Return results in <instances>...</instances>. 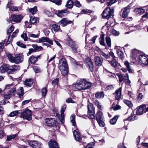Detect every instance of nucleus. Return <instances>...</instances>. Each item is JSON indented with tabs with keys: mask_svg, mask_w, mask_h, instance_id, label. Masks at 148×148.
<instances>
[{
	"mask_svg": "<svg viewBox=\"0 0 148 148\" xmlns=\"http://www.w3.org/2000/svg\"><path fill=\"white\" fill-rule=\"evenodd\" d=\"M101 55L103 56L109 63L111 66L115 69L116 71H118L119 69L118 68V62L116 60V57L113 52L110 51L108 54H106L103 52L101 53Z\"/></svg>",
	"mask_w": 148,
	"mask_h": 148,
	"instance_id": "nucleus-1",
	"label": "nucleus"
},
{
	"mask_svg": "<svg viewBox=\"0 0 148 148\" xmlns=\"http://www.w3.org/2000/svg\"><path fill=\"white\" fill-rule=\"evenodd\" d=\"M91 86V83L84 79H78L74 86L75 88L79 91L88 89Z\"/></svg>",
	"mask_w": 148,
	"mask_h": 148,
	"instance_id": "nucleus-2",
	"label": "nucleus"
},
{
	"mask_svg": "<svg viewBox=\"0 0 148 148\" xmlns=\"http://www.w3.org/2000/svg\"><path fill=\"white\" fill-rule=\"evenodd\" d=\"M6 56L9 61L11 62L18 64L23 61V56L21 54H16L14 57H13L11 54L6 53Z\"/></svg>",
	"mask_w": 148,
	"mask_h": 148,
	"instance_id": "nucleus-3",
	"label": "nucleus"
},
{
	"mask_svg": "<svg viewBox=\"0 0 148 148\" xmlns=\"http://www.w3.org/2000/svg\"><path fill=\"white\" fill-rule=\"evenodd\" d=\"M58 68L61 73L63 75H66L68 72V67L66 60L64 58L60 59L59 61Z\"/></svg>",
	"mask_w": 148,
	"mask_h": 148,
	"instance_id": "nucleus-4",
	"label": "nucleus"
},
{
	"mask_svg": "<svg viewBox=\"0 0 148 148\" xmlns=\"http://www.w3.org/2000/svg\"><path fill=\"white\" fill-rule=\"evenodd\" d=\"M114 13V9L109 7L106 8L103 11L102 14L103 18L108 20L110 18L113 17Z\"/></svg>",
	"mask_w": 148,
	"mask_h": 148,
	"instance_id": "nucleus-5",
	"label": "nucleus"
},
{
	"mask_svg": "<svg viewBox=\"0 0 148 148\" xmlns=\"http://www.w3.org/2000/svg\"><path fill=\"white\" fill-rule=\"evenodd\" d=\"M32 113L31 110L28 109H26L23 110V112L21 113V117L24 119L30 121L32 119Z\"/></svg>",
	"mask_w": 148,
	"mask_h": 148,
	"instance_id": "nucleus-6",
	"label": "nucleus"
},
{
	"mask_svg": "<svg viewBox=\"0 0 148 148\" xmlns=\"http://www.w3.org/2000/svg\"><path fill=\"white\" fill-rule=\"evenodd\" d=\"M23 18L22 16L20 14H13L10 17L9 19L11 21L15 23H19L21 21Z\"/></svg>",
	"mask_w": 148,
	"mask_h": 148,
	"instance_id": "nucleus-7",
	"label": "nucleus"
},
{
	"mask_svg": "<svg viewBox=\"0 0 148 148\" xmlns=\"http://www.w3.org/2000/svg\"><path fill=\"white\" fill-rule=\"evenodd\" d=\"M85 62L86 66L88 68L91 72H92L94 68L93 63L91 59L89 57L85 58Z\"/></svg>",
	"mask_w": 148,
	"mask_h": 148,
	"instance_id": "nucleus-8",
	"label": "nucleus"
},
{
	"mask_svg": "<svg viewBox=\"0 0 148 148\" xmlns=\"http://www.w3.org/2000/svg\"><path fill=\"white\" fill-rule=\"evenodd\" d=\"M28 143L33 148H42V144L37 141H31L28 142Z\"/></svg>",
	"mask_w": 148,
	"mask_h": 148,
	"instance_id": "nucleus-9",
	"label": "nucleus"
},
{
	"mask_svg": "<svg viewBox=\"0 0 148 148\" xmlns=\"http://www.w3.org/2000/svg\"><path fill=\"white\" fill-rule=\"evenodd\" d=\"M68 44L71 47L72 50L74 52H77L78 46L70 38H69L68 39Z\"/></svg>",
	"mask_w": 148,
	"mask_h": 148,
	"instance_id": "nucleus-10",
	"label": "nucleus"
},
{
	"mask_svg": "<svg viewBox=\"0 0 148 148\" xmlns=\"http://www.w3.org/2000/svg\"><path fill=\"white\" fill-rule=\"evenodd\" d=\"M139 62L141 64L147 65L148 64V58L143 55H140L138 58Z\"/></svg>",
	"mask_w": 148,
	"mask_h": 148,
	"instance_id": "nucleus-11",
	"label": "nucleus"
},
{
	"mask_svg": "<svg viewBox=\"0 0 148 148\" xmlns=\"http://www.w3.org/2000/svg\"><path fill=\"white\" fill-rule=\"evenodd\" d=\"M45 122L47 126L52 127L55 126L56 123L55 120L52 118H48L46 119Z\"/></svg>",
	"mask_w": 148,
	"mask_h": 148,
	"instance_id": "nucleus-12",
	"label": "nucleus"
},
{
	"mask_svg": "<svg viewBox=\"0 0 148 148\" xmlns=\"http://www.w3.org/2000/svg\"><path fill=\"white\" fill-rule=\"evenodd\" d=\"M116 75L118 77L119 81L120 82H121L124 80H127L128 79L129 75L127 73H126L124 75L120 73H117Z\"/></svg>",
	"mask_w": 148,
	"mask_h": 148,
	"instance_id": "nucleus-13",
	"label": "nucleus"
},
{
	"mask_svg": "<svg viewBox=\"0 0 148 148\" xmlns=\"http://www.w3.org/2000/svg\"><path fill=\"white\" fill-rule=\"evenodd\" d=\"M146 108V105L145 104H143L139 106L137 108L136 111V114L138 115H140L143 113H145V109Z\"/></svg>",
	"mask_w": 148,
	"mask_h": 148,
	"instance_id": "nucleus-14",
	"label": "nucleus"
},
{
	"mask_svg": "<svg viewBox=\"0 0 148 148\" xmlns=\"http://www.w3.org/2000/svg\"><path fill=\"white\" fill-rule=\"evenodd\" d=\"M16 91L15 88H12L4 96V97L6 99H9L11 97L13 96L14 94V92Z\"/></svg>",
	"mask_w": 148,
	"mask_h": 148,
	"instance_id": "nucleus-15",
	"label": "nucleus"
},
{
	"mask_svg": "<svg viewBox=\"0 0 148 148\" xmlns=\"http://www.w3.org/2000/svg\"><path fill=\"white\" fill-rule=\"evenodd\" d=\"M73 134L75 140L78 141L80 143L82 142L81 136L77 130H74L73 131Z\"/></svg>",
	"mask_w": 148,
	"mask_h": 148,
	"instance_id": "nucleus-16",
	"label": "nucleus"
},
{
	"mask_svg": "<svg viewBox=\"0 0 148 148\" xmlns=\"http://www.w3.org/2000/svg\"><path fill=\"white\" fill-rule=\"evenodd\" d=\"M8 71L10 73H13L14 72L19 69L18 66L16 65L12 66H9L8 64Z\"/></svg>",
	"mask_w": 148,
	"mask_h": 148,
	"instance_id": "nucleus-17",
	"label": "nucleus"
},
{
	"mask_svg": "<svg viewBox=\"0 0 148 148\" xmlns=\"http://www.w3.org/2000/svg\"><path fill=\"white\" fill-rule=\"evenodd\" d=\"M94 61L95 64L97 66H100L102 64L103 60L102 58L99 56H95Z\"/></svg>",
	"mask_w": 148,
	"mask_h": 148,
	"instance_id": "nucleus-18",
	"label": "nucleus"
},
{
	"mask_svg": "<svg viewBox=\"0 0 148 148\" xmlns=\"http://www.w3.org/2000/svg\"><path fill=\"white\" fill-rule=\"evenodd\" d=\"M40 57V55L37 56L36 57L32 56L29 58L28 59L29 63L31 64H34L38 61V59Z\"/></svg>",
	"mask_w": 148,
	"mask_h": 148,
	"instance_id": "nucleus-19",
	"label": "nucleus"
},
{
	"mask_svg": "<svg viewBox=\"0 0 148 148\" xmlns=\"http://www.w3.org/2000/svg\"><path fill=\"white\" fill-rule=\"evenodd\" d=\"M38 41L40 42H47L51 45H53L52 41L49 38L46 37H43L39 38Z\"/></svg>",
	"mask_w": 148,
	"mask_h": 148,
	"instance_id": "nucleus-20",
	"label": "nucleus"
},
{
	"mask_svg": "<svg viewBox=\"0 0 148 148\" xmlns=\"http://www.w3.org/2000/svg\"><path fill=\"white\" fill-rule=\"evenodd\" d=\"M67 10H56L54 12V13L57 16L60 17H62L67 14Z\"/></svg>",
	"mask_w": 148,
	"mask_h": 148,
	"instance_id": "nucleus-21",
	"label": "nucleus"
},
{
	"mask_svg": "<svg viewBox=\"0 0 148 148\" xmlns=\"http://www.w3.org/2000/svg\"><path fill=\"white\" fill-rule=\"evenodd\" d=\"M130 6H127L123 9L122 14V16L123 18H125L127 17L129 13L130 12Z\"/></svg>",
	"mask_w": 148,
	"mask_h": 148,
	"instance_id": "nucleus-22",
	"label": "nucleus"
},
{
	"mask_svg": "<svg viewBox=\"0 0 148 148\" xmlns=\"http://www.w3.org/2000/svg\"><path fill=\"white\" fill-rule=\"evenodd\" d=\"M49 148H59L56 142L51 140L48 143Z\"/></svg>",
	"mask_w": 148,
	"mask_h": 148,
	"instance_id": "nucleus-23",
	"label": "nucleus"
},
{
	"mask_svg": "<svg viewBox=\"0 0 148 148\" xmlns=\"http://www.w3.org/2000/svg\"><path fill=\"white\" fill-rule=\"evenodd\" d=\"M59 23L62 26H66L68 24L71 23L72 21L68 20L66 18H63Z\"/></svg>",
	"mask_w": 148,
	"mask_h": 148,
	"instance_id": "nucleus-24",
	"label": "nucleus"
},
{
	"mask_svg": "<svg viewBox=\"0 0 148 148\" xmlns=\"http://www.w3.org/2000/svg\"><path fill=\"white\" fill-rule=\"evenodd\" d=\"M122 88L120 87L115 92V98L116 99L119 100L121 97Z\"/></svg>",
	"mask_w": 148,
	"mask_h": 148,
	"instance_id": "nucleus-25",
	"label": "nucleus"
},
{
	"mask_svg": "<svg viewBox=\"0 0 148 148\" xmlns=\"http://www.w3.org/2000/svg\"><path fill=\"white\" fill-rule=\"evenodd\" d=\"M133 11L136 14L140 15L145 12V10L143 8H139L135 9Z\"/></svg>",
	"mask_w": 148,
	"mask_h": 148,
	"instance_id": "nucleus-26",
	"label": "nucleus"
},
{
	"mask_svg": "<svg viewBox=\"0 0 148 148\" xmlns=\"http://www.w3.org/2000/svg\"><path fill=\"white\" fill-rule=\"evenodd\" d=\"M137 119L136 116L135 114H132L131 116H129L127 118L124 120V121L127 120L129 121H134Z\"/></svg>",
	"mask_w": 148,
	"mask_h": 148,
	"instance_id": "nucleus-27",
	"label": "nucleus"
},
{
	"mask_svg": "<svg viewBox=\"0 0 148 148\" xmlns=\"http://www.w3.org/2000/svg\"><path fill=\"white\" fill-rule=\"evenodd\" d=\"M104 94L103 92H97L95 93V97L98 99H102L104 97Z\"/></svg>",
	"mask_w": 148,
	"mask_h": 148,
	"instance_id": "nucleus-28",
	"label": "nucleus"
},
{
	"mask_svg": "<svg viewBox=\"0 0 148 148\" xmlns=\"http://www.w3.org/2000/svg\"><path fill=\"white\" fill-rule=\"evenodd\" d=\"M97 121L103 119V117L102 112L100 111H98L96 115Z\"/></svg>",
	"mask_w": 148,
	"mask_h": 148,
	"instance_id": "nucleus-29",
	"label": "nucleus"
},
{
	"mask_svg": "<svg viewBox=\"0 0 148 148\" xmlns=\"http://www.w3.org/2000/svg\"><path fill=\"white\" fill-rule=\"evenodd\" d=\"M52 29L54 30L55 32H61L62 31L60 28V26H58L56 24H53L51 26Z\"/></svg>",
	"mask_w": 148,
	"mask_h": 148,
	"instance_id": "nucleus-30",
	"label": "nucleus"
},
{
	"mask_svg": "<svg viewBox=\"0 0 148 148\" xmlns=\"http://www.w3.org/2000/svg\"><path fill=\"white\" fill-rule=\"evenodd\" d=\"M124 64L129 73H132V70L131 69L130 63L127 61H126L124 62Z\"/></svg>",
	"mask_w": 148,
	"mask_h": 148,
	"instance_id": "nucleus-31",
	"label": "nucleus"
},
{
	"mask_svg": "<svg viewBox=\"0 0 148 148\" xmlns=\"http://www.w3.org/2000/svg\"><path fill=\"white\" fill-rule=\"evenodd\" d=\"M8 64H5L0 67V72L1 73L5 72V71H8Z\"/></svg>",
	"mask_w": 148,
	"mask_h": 148,
	"instance_id": "nucleus-32",
	"label": "nucleus"
},
{
	"mask_svg": "<svg viewBox=\"0 0 148 148\" xmlns=\"http://www.w3.org/2000/svg\"><path fill=\"white\" fill-rule=\"evenodd\" d=\"M24 84L26 86L30 87L33 84V82L31 79H27L24 82Z\"/></svg>",
	"mask_w": 148,
	"mask_h": 148,
	"instance_id": "nucleus-33",
	"label": "nucleus"
},
{
	"mask_svg": "<svg viewBox=\"0 0 148 148\" xmlns=\"http://www.w3.org/2000/svg\"><path fill=\"white\" fill-rule=\"evenodd\" d=\"M73 5V2L71 0H69L67 2L66 6L69 8H71Z\"/></svg>",
	"mask_w": 148,
	"mask_h": 148,
	"instance_id": "nucleus-34",
	"label": "nucleus"
},
{
	"mask_svg": "<svg viewBox=\"0 0 148 148\" xmlns=\"http://www.w3.org/2000/svg\"><path fill=\"white\" fill-rule=\"evenodd\" d=\"M104 35L103 34H101L99 38V42L100 44L103 46H106L105 43L104 42Z\"/></svg>",
	"mask_w": 148,
	"mask_h": 148,
	"instance_id": "nucleus-35",
	"label": "nucleus"
},
{
	"mask_svg": "<svg viewBox=\"0 0 148 148\" xmlns=\"http://www.w3.org/2000/svg\"><path fill=\"white\" fill-rule=\"evenodd\" d=\"M95 111H88V118L91 119H94L95 118Z\"/></svg>",
	"mask_w": 148,
	"mask_h": 148,
	"instance_id": "nucleus-36",
	"label": "nucleus"
},
{
	"mask_svg": "<svg viewBox=\"0 0 148 148\" xmlns=\"http://www.w3.org/2000/svg\"><path fill=\"white\" fill-rule=\"evenodd\" d=\"M94 104L97 107L98 109L100 110H102L103 109V107L101 105V103L99 101L97 100L95 101L94 102Z\"/></svg>",
	"mask_w": 148,
	"mask_h": 148,
	"instance_id": "nucleus-37",
	"label": "nucleus"
},
{
	"mask_svg": "<svg viewBox=\"0 0 148 148\" xmlns=\"http://www.w3.org/2000/svg\"><path fill=\"white\" fill-rule=\"evenodd\" d=\"M17 93L20 98H21V97L23 95L24 92L23 89V87H21L18 90Z\"/></svg>",
	"mask_w": 148,
	"mask_h": 148,
	"instance_id": "nucleus-38",
	"label": "nucleus"
},
{
	"mask_svg": "<svg viewBox=\"0 0 148 148\" xmlns=\"http://www.w3.org/2000/svg\"><path fill=\"white\" fill-rule=\"evenodd\" d=\"M32 47L35 49V51H39L42 49V47L40 46H38L36 45L33 44L32 45Z\"/></svg>",
	"mask_w": 148,
	"mask_h": 148,
	"instance_id": "nucleus-39",
	"label": "nucleus"
},
{
	"mask_svg": "<svg viewBox=\"0 0 148 148\" xmlns=\"http://www.w3.org/2000/svg\"><path fill=\"white\" fill-rule=\"evenodd\" d=\"M88 111H95V108L93 106L92 104L90 103H88Z\"/></svg>",
	"mask_w": 148,
	"mask_h": 148,
	"instance_id": "nucleus-40",
	"label": "nucleus"
},
{
	"mask_svg": "<svg viewBox=\"0 0 148 148\" xmlns=\"http://www.w3.org/2000/svg\"><path fill=\"white\" fill-rule=\"evenodd\" d=\"M19 113H20L18 110L14 111L11 112L8 116L11 117H14L16 116L17 114Z\"/></svg>",
	"mask_w": 148,
	"mask_h": 148,
	"instance_id": "nucleus-41",
	"label": "nucleus"
},
{
	"mask_svg": "<svg viewBox=\"0 0 148 148\" xmlns=\"http://www.w3.org/2000/svg\"><path fill=\"white\" fill-rule=\"evenodd\" d=\"M21 36L22 38L25 41H28L29 40L30 41H31V40L29 38H28L27 34L26 33H23V34H21Z\"/></svg>",
	"mask_w": 148,
	"mask_h": 148,
	"instance_id": "nucleus-42",
	"label": "nucleus"
},
{
	"mask_svg": "<svg viewBox=\"0 0 148 148\" xmlns=\"http://www.w3.org/2000/svg\"><path fill=\"white\" fill-rule=\"evenodd\" d=\"M29 10L32 14L34 15L36 13L37 11V7L35 6L33 8L29 9Z\"/></svg>",
	"mask_w": 148,
	"mask_h": 148,
	"instance_id": "nucleus-43",
	"label": "nucleus"
},
{
	"mask_svg": "<svg viewBox=\"0 0 148 148\" xmlns=\"http://www.w3.org/2000/svg\"><path fill=\"white\" fill-rule=\"evenodd\" d=\"M17 135V134H14L11 135L7 136L6 140L7 141L11 140L12 139L15 138Z\"/></svg>",
	"mask_w": 148,
	"mask_h": 148,
	"instance_id": "nucleus-44",
	"label": "nucleus"
},
{
	"mask_svg": "<svg viewBox=\"0 0 148 148\" xmlns=\"http://www.w3.org/2000/svg\"><path fill=\"white\" fill-rule=\"evenodd\" d=\"M106 42L108 47H110L111 45V40L109 37H106Z\"/></svg>",
	"mask_w": 148,
	"mask_h": 148,
	"instance_id": "nucleus-45",
	"label": "nucleus"
},
{
	"mask_svg": "<svg viewBox=\"0 0 148 148\" xmlns=\"http://www.w3.org/2000/svg\"><path fill=\"white\" fill-rule=\"evenodd\" d=\"M38 21V18L37 17H34L33 18H31L30 19V22L32 24H34Z\"/></svg>",
	"mask_w": 148,
	"mask_h": 148,
	"instance_id": "nucleus-46",
	"label": "nucleus"
},
{
	"mask_svg": "<svg viewBox=\"0 0 148 148\" xmlns=\"http://www.w3.org/2000/svg\"><path fill=\"white\" fill-rule=\"evenodd\" d=\"M118 118V117L117 116H114L112 119L110 120V123L112 125L115 124Z\"/></svg>",
	"mask_w": 148,
	"mask_h": 148,
	"instance_id": "nucleus-47",
	"label": "nucleus"
},
{
	"mask_svg": "<svg viewBox=\"0 0 148 148\" xmlns=\"http://www.w3.org/2000/svg\"><path fill=\"white\" fill-rule=\"evenodd\" d=\"M123 101L129 107H132L133 106V104L130 101L126 99H124Z\"/></svg>",
	"mask_w": 148,
	"mask_h": 148,
	"instance_id": "nucleus-48",
	"label": "nucleus"
},
{
	"mask_svg": "<svg viewBox=\"0 0 148 148\" xmlns=\"http://www.w3.org/2000/svg\"><path fill=\"white\" fill-rule=\"evenodd\" d=\"M6 8H9V10L12 11H16L18 10V7L16 6H12L10 5V7H7L6 6Z\"/></svg>",
	"mask_w": 148,
	"mask_h": 148,
	"instance_id": "nucleus-49",
	"label": "nucleus"
},
{
	"mask_svg": "<svg viewBox=\"0 0 148 148\" xmlns=\"http://www.w3.org/2000/svg\"><path fill=\"white\" fill-rule=\"evenodd\" d=\"M71 121L72 123V125L74 126H76V122L75 121V116L74 115H72L70 117Z\"/></svg>",
	"mask_w": 148,
	"mask_h": 148,
	"instance_id": "nucleus-50",
	"label": "nucleus"
},
{
	"mask_svg": "<svg viewBox=\"0 0 148 148\" xmlns=\"http://www.w3.org/2000/svg\"><path fill=\"white\" fill-rule=\"evenodd\" d=\"M28 35L29 37L34 38H38L39 37V34H38L36 35L30 33L29 32H28Z\"/></svg>",
	"mask_w": 148,
	"mask_h": 148,
	"instance_id": "nucleus-51",
	"label": "nucleus"
},
{
	"mask_svg": "<svg viewBox=\"0 0 148 148\" xmlns=\"http://www.w3.org/2000/svg\"><path fill=\"white\" fill-rule=\"evenodd\" d=\"M140 29V26L138 25H135L133 27L131 26L130 27V29L132 31H136L137 29Z\"/></svg>",
	"mask_w": 148,
	"mask_h": 148,
	"instance_id": "nucleus-52",
	"label": "nucleus"
},
{
	"mask_svg": "<svg viewBox=\"0 0 148 148\" xmlns=\"http://www.w3.org/2000/svg\"><path fill=\"white\" fill-rule=\"evenodd\" d=\"M99 126L102 127H104L105 125V123L103 121V119L97 121Z\"/></svg>",
	"mask_w": 148,
	"mask_h": 148,
	"instance_id": "nucleus-53",
	"label": "nucleus"
},
{
	"mask_svg": "<svg viewBox=\"0 0 148 148\" xmlns=\"http://www.w3.org/2000/svg\"><path fill=\"white\" fill-rule=\"evenodd\" d=\"M137 52V50L136 49L132 50L131 52V56L133 58H135Z\"/></svg>",
	"mask_w": 148,
	"mask_h": 148,
	"instance_id": "nucleus-54",
	"label": "nucleus"
},
{
	"mask_svg": "<svg viewBox=\"0 0 148 148\" xmlns=\"http://www.w3.org/2000/svg\"><path fill=\"white\" fill-rule=\"evenodd\" d=\"M59 79L56 78L53 80L52 82V85L55 87V86L58 85L59 82Z\"/></svg>",
	"mask_w": 148,
	"mask_h": 148,
	"instance_id": "nucleus-55",
	"label": "nucleus"
},
{
	"mask_svg": "<svg viewBox=\"0 0 148 148\" xmlns=\"http://www.w3.org/2000/svg\"><path fill=\"white\" fill-rule=\"evenodd\" d=\"M50 1L55 3L58 5H60L61 4V0H49Z\"/></svg>",
	"mask_w": 148,
	"mask_h": 148,
	"instance_id": "nucleus-56",
	"label": "nucleus"
},
{
	"mask_svg": "<svg viewBox=\"0 0 148 148\" xmlns=\"http://www.w3.org/2000/svg\"><path fill=\"white\" fill-rule=\"evenodd\" d=\"M41 92L42 96L45 97L47 93V89L45 88H43L41 90Z\"/></svg>",
	"mask_w": 148,
	"mask_h": 148,
	"instance_id": "nucleus-57",
	"label": "nucleus"
},
{
	"mask_svg": "<svg viewBox=\"0 0 148 148\" xmlns=\"http://www.w3.org/2000/svg\"><path fill=\"white\" fill-rule=\"evenodd\" d=\"M118 55L119 56L120 58L122 60L124 57V55L123 53L121 51H118Z\"/></svg>",
	"mask_w": 148,
	"mask_h": 148,
	"instance_id": "nucleus-58",
	"label": "nucleus"
},
{
	"mask_svg": "<svg viewBox=\"0 0 148 148\" xmlns=\"http://www.w3.org/2000/svg\"><path fill=\"white\" fill-rule=\"evenodd\" d=\"M82 13L84 14H89L91 13L92 12L90 10H83L82 11Z\"/></svg>",
	"mask_w": 148,
	"mask_h": 148,
	"instance_id": "nucleus-59",
	"label": "nucleus"
},
{
	"mask_svg": "<svg viewBox=\"0 0 148 148\" xmlns=\"http://www.w3.org/2000/svg\"><path fill=\"white\" fill-rule=\"evenodd\" d=\"M14 27L12 26L11 25V26L9 28V29L7 30V34L8 35H9V34L11 33L14 30Z\"/></svg>",
	"mask_w": 148,
	"mask_h": 148,
	"instance_id": "nucleus-60",
	"label": "nucleus"
},
{
	"mask_svg": "<svg viewBox=\"0 0 148 148\" xmlns=\"http://www.w3.org/2000/svg\"><path fill=\"white\" fill-rule=\"evenodd\" d=\"M95 144L94 143H91L88 144L85 148H93Z\"/></svg>",
	"mask_w": 148,
	"mask_h": 148,
	"instance_id": "nucleus-61",
	"label": "nucleus"
},
{
	"mask_svg": "<svg viewBox=\"0 0 148 148\" xmlns=\"http://www.w3.org/2000/svg\"><path fill=\"white\" fill-rule=\"evenodd\" d=\"M66 106L65 104L63 105L62 107V108L60 110L61 114H64V112L66 109Z\"/></svg>",
	"mask_w": 148,
	"mask_h": 148,
	"instance_id": "nucleus-62",
	"label": "nucleus"
},
{
	"mask_svg": "<svg viewBox=\"0 0 148 148\" xmlns=\"http://www.w3.org/2000/svg\"><path fill=\"white\" fill-rule=\"evenodd\" d=\"M17 45L20 47L23 48H25L26 47V46L24 44L20 42H18L16 43Z\"/></svg>",
	"mask_w": 148,
	"mask_h": 148,
	"instance_id": "nucleus-63",
	"label": "nucleus"
},
{
	"mask_svg": "<svg viewBox=\"0 0 148 148\" xmlns=\"http://www.w3.org/2000/svg\"><path fill=\"white\" fill-rule=\"evenodd\" d=\"M117 0H110L107 3L108 6H111V5L115 3Z\"/></svg>",
	"mask_w": 148,
	"mask_h": 148,
	"instance_id": "nucleus-64",
	"label": "nucleus"
}]
</instances>
